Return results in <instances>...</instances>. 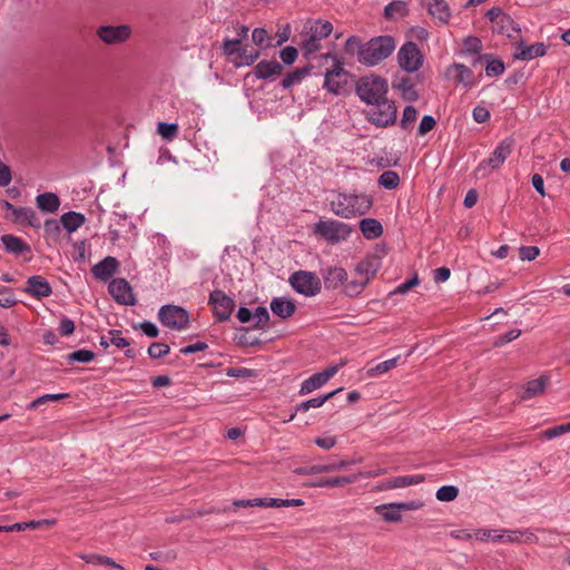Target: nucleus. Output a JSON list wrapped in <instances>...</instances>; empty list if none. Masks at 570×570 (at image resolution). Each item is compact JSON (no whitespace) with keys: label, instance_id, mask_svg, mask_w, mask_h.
<instances>
[{"label":"nucleus","instance_id":"nucleus-1","mask_svg":"<svg viewBox=\"0 0 570 570\" xmlns=\"http://www.w3.org/2000/svg\"><path fill=\"white\" fill-rule=\"evenodd\" d=\"M353 46L358 47V61L364 66L373 67L392 55L395 41L391 36H380L362 45L357 37L352 36L346 40V49L351 50Z\"/></svg>","mask_w":570,"mask_h":570},{"label":"nucleus","instance_id":"nucleus-2","mask_svg":"<svg viewBox=\"0 0 570 570\" xmlns=\"http://www.w3.org/2000/svg\"><path fill=\"white\" fill-rule=\"evenodd\" d=\"M372 204V198L366 194L336 193L330 206L336 216L351 219L365 215Z\"/></svg>","mask_w":570,"mask_h":570},{"label":"nucleus","instance_id":"nucleus-3","mask_svg":"<svg viewBox=\"0 0 570 570\" xmlns=\"http://www.w3.org/2000/svg\"><path fill=\"white\" fill-rule=\"evenodd\" d=\"M352 75L345 70L344 62L334 58V63L326 69L323 88L335 96H346L351 91Z\"/></svg>","mask_w":570,"mask_h":570},{"label":"nucleus","instance_id":"nucleus-4","mask_svg":"<svg viewBox=\"0 0 570 570\" xmlns=\"http://www.w3.org/2000/svg\"><path fill=\"white\" fill-rule=\"evenodd\" d=\"M387 80L376 75L364 76L356 82V94L366 105L387 98Z\"/></svg>","mask_w":570,"mask_h":570},{"label":"nucleus","instance_id":"nucleus-5","mask_svg":"<svg viewBox=\"0 0 570 570\" xmlns=\"http://www.w3.org/2000/svg\"><path fill=\"white\" fill-rule=\"evenodd\" d=\"M371 105L373 107L365 112L368 122L377 128H387L396 122L397 109L394 101L385 98Z\"/></svg>","mask_w":570,"mask_h":570},{"label":"nucleus","instance_id":"nucleus-6","mask_svg":"<svg viewBox=\"0 0 570 570\" xmlns=\"http://www.w3.org/2000/svg\"><path fill=\"white\" fill-rule=\"evenodd\" d=\"M514 147V139L508 137L500 141L494 150L491 153L489 158L483 159L476 167V173L481 176L489 174V170L499 169L507 158L511 155Z\"/></svg>","mask_w":570,"mask_h":570},{"label":"nucleus","instance_id":"nucleus-7","mask_svg":"<svg viewBox=\"0 0 570 570\" xmlns=\"http://www.w3.org/2000/svg\"><path fill=\"white\" fill-rule=\"evenodd\" d=\"M314 232L328 243L336 244L350 237L352 227L340 220H320L315 224Z\"/></svg>","mask_w":570,"mask_h":570},{"label":"nucleus","instance_id":"nucleus-8","mask_svg":"<svg viewBox=\"0 0 570 570\" xmlns=\"http://www.w3.org/2000/svg\"><path fill=\"white\" fill-rule=\"evenodd\" d=\"M289 284L296 293L306 297H313L322 289L321 279L315 273L307 271L294 272L289 277Z\"/></svg>","mask_w":570,"mask_h":570},{"label":"nucleus","instance_id":"nucleus-9","mask_svg":"<svg viewBox=\"0 0 570 570\" xmlns=\"http://www.w3.org/2000/svg\"><path fill=\"white\" fill-rule=\"evenodd\" d=\"M158 318L164 326L176 331H184L189 324L188 312L173 304L161 306L158 311Z\"/></svg>","mask_w":570,"mask_h":570},{"label":"nucleus","instance_id":"nucleus-10","mask_svg":"<svg viewBox=\"0 0 570 570\" xmlns=\"http://www.w3.org/2000/svg\"><path fill=\"white\" fill-rule=\"evenodd\" d=\"M332 31L333 26L330 21L317 20L302 42V49L305 51V55L318 51L321 49V41L327 38Z\"/></svg>","mask_w":570,"mask_h":570},{"label":"nucleus","instance_id":"nucleus-11","mask_svg":"<svg viewBox=\"0 0 570 570\" xmlns=\"http://www.w3.org/2000/svg\"><path fill=\"white\" fill-rule=\"evenodd\" d=\"M397 61L401 69L407 72H415L423 65V56L415 42L407 41L400 48Z\"/></svg>","mask_w":570,"mask_h":570},{"label":"nucleus","instance_id":"nucleus-12","mask_svg":"<svg viewBox=\"0 0 570 570\" xmlns=\"http://www.w3.org/2000/svg\"><path fill=\"white\" fill-rule=\"evenodd\" d=\"M208 304L212 306L214 316L218 322L227 321L235 307V301L220 289L210 292Z\"/></svg>","mask_w":570,"mask_h":570},{"label":"nucleus","instance_id":"nucleus-13","mask_svg":"<svg viewBox=\"0 0 570 570\" xmlns=\"http://www.w3.org/2000/svg\"><path fill=\"white\" fill-rule=\"evenodd\" d=\"M108 292L120 305L134 306L137 303L132 287L125 278H114L108 285Z\"/></svg>","mask_w":570,"mask_h":570},{"label":"nucleus","instance_id":"nucleus-14","mask_svg":"<svg viewBox=\"0 0 570 570\" xmlns=\"http://www.w3.org/2000/svg\"><path fill=\"white\" fill-rule=\"evenodd\" d=\"M2 205L6 209L11 212L12 220L16 224L36 228L40 227V220L38 219L36 212L32 208L16 207L8 200H3Z\"/></svg>","mask_w":570,"mask_h":570},{"label":"nucleus","instance_id":"nucleus-15","mask_svg":"<svg viewBox=\"0 0 570 570\" xmlns=\"http://www.w3.org/2000/svg\"><path fill=\"white\" fill-rule=\"evenodd\" d=\"M119 267L120 263L116 257L107 256L92 266L91 273L95 278L107 282L118 273Z\"/></svg>","mask_w":570,"mask_h":570},{"label":"nucleus","instance_id":"nucleus-16","mask_svg":"<svg viewBox=\"0 0 570 570\" xmlns=\"http://www.w3.org/2000/svg\"><path fill=\"white\" fill-rule=\"evenodd\" d=\"M428 13L442 24L449 23L452 12L445 0H422Z\"/></svg>","mask_w":570,"mask_h":570},{"label":"nucleus","instance_id":"nucleus-17","mask_svg":"<svg viewBox=\"0 0 570 570\" xmlns=\"http://www.w3.org/2000/svg\"><path fill=\"white\" fill-rule=\"evenodd\" d=\"M98 36L106 43H119L129 38L130 29L127 26H102L98 30Z\"/></svg>","mask_w":570,"mask_h":570},{"label":"nucleus","instance_id":"nucleus-18","mask_svg":"<svg viewBox=\"0 0 570 570\" xmlns=\"http://www.w3.org/2000/svg\"><path fill=\"white\" fill-rule=\"evenodd\" d=\"M448 75H453L456 82L461 83L466 89H471L478 83L473 71L463 63H452L448 68Z\"/></svg>","mask_w":570,"mask_h":570},{"label":"nucleus","instance_id":"nucleus-19","mask_svg":"<svg viewBox=\"0 0 570 570\" xmlns=\"http://www.w3.org/2000/svg\"><path fill=\"white\" fill-rule=\"evenodd\" d=\"M424 481V476L421 474L415 475H399L381 482L376 489L380 491L406 488L410 485L419 484Z\"/></svg>","mask_w":570,"mask_h":570},{"label":"nucleus","instance_id":"nucleus-20","mask_svg":"<svg viewBox=\"0 0 570 570\" xmlns=\"http://www.w3.org/2000/svg\"><path fill=\"white\" fill-rule=\"evenodd\" d=\"M26 292L32 297L40 299L50 296L52 288L45 277L35 275L28 278Z\"/></svg>","mask_w":570,"mask_h":570},{"label":"nucleus","instance_id":"nucleus-21","mask_svg":"<svg viewBox=\"0 0 570 570\" xmlns=\"http://www.w3.org/2000/svg\"><path fill=\"white\" fill-rule=\"evenodd\" d=\"M547 53V46L543 42H535L532 45L519 43L515 52V58L521 61H529L534 58L542 57Z\"/></svg>","mask_w":570,"mask_h":570},{"label":"nucleus","instance_id":"nucleus-22","mask_svg":"<svg viewBox=\"0 0 570 570\" xmlns=\"http://www.w3.org/2000/svg\"><path fill=\"white\" fill-rule=\"evenodd\" d=\"M323 279L327 289H336L347 282V272L343 267H328L324 271Z\"/></svg>","mask_w":570,"mask_h":570},{"label":"nucleus","instance_id":"nucleus-23","mask_svg":"<svg viewBox=\"0 0 570 570\" xmlns=\"http://www.w3.org/2000/svg\"><path fill=\"white\" fill-rule=\"evenodd\" d=\"M269 307L273 314L281 318H288L296 311L294 301L287 297H274L271 301Z\"/></svg>","mask_w":570,"mask_h":570},{"label":"nucleus","instance_id":"nucleus-24","mask_svg":"<svg viewBox=\"0 0 570 570\" xmlns=\"http://www.w3.org/2000/svg\"><path fill=\"white\" fill-rule=\"evenodd\" d=\"M1 242L6 248V250L10 254H14L17 256H23L24 254H30V246L22 240L20 237H17L11 234L2 235Z\"/></svg>","mask_w":570,"mask_h":570},{"label":"nucleus","instance_id":"nucleus-25","mask_svg":"<svg viewBox=\"0 0 570 570\" xmlns=\"http://www.w3.org/2000/svg\"><path fill=\"white\" fill-rule=\"evenodd\" d=\"M342 389H337L335 391H332L330 393L309 399L307 401H303L299 404L296 405L295 412L289 416L287 421H292L297 412L305 413L309 409H317L325 404L330 399H332L337 392H340Z\"/></svg>","mask_w":570,"mask_h":570},{"label":"nucleus","instance_id":"nucleus-26","mask_svg":"<svg viewBox=\"0 0 570 570\" xmlns=\"http://www.w3.org/2000/svg\"><path fill=\"white\" fill-rule=\"evenodd\" d=\"M53 524H56V519L32 520L29 522L13 523L11 525H0V532H13L27 529L48 528Z\"/></svg>","mask_w":570,"mask_h":570},{"label":"nucleus","instance_id":"nucleus-27","mask_svg":"<svg viewBox=\"0 0 570 570\" xmlns=\"http://www.w3.org/2000/svg\"><path fill=\"white\" fill-rule=\"evenodd\" d=\"M375 512L385 522H400L402 520V510L399 502L380 504L375 507Z\"/></svg>","mask_w":570,"mask_h":570},{"label":"nucleus","instance_id":"nucleus-28","mask_svg":"<svg viewBox=\"0 0 570 570\" xmlns=\"http://www.w3.org/2000/svg\"><path fill=\"white\" fill-rule=\"evenodd\" d=\"M487 60L485 75L488 77H498L505 70L504 62L500 59H493L491 55L478 56L473 59V65Z\"/></svg>","mask_w":570,"mask_h":570},{"label":"nucleus","instance_id":"nucleus-29","mask_svg":"<svg viewBox=\"0 0 570 570\" xmlns=\"http://www.w3.org/2000/svg\"><path fill=\"white\" fill-rule=\"evenodd\" d=\"M282 65L275 60H263L255 66V76L259 79H267L282 72Z\"/></svg>","mask_w":570,"mask_h":570},{"label":"nucleus","instance_id":"nucleus-30","mask_svg":"<svg viewBox=\"0 0 570 570\" xmlns=\"http://www.w3.org/2000/svg\"><path fill=\"white\" fill-rule=\"evenodd\" d=\"M360 229L367 239H376L383 234V226L375 218H363L360 222Z\"/></svg>","mask_w":570,"mask_h":570},{"label":"nucleus","instance_id":"nucleus-31","mask_svg":"<svg viewBox=\"0 0 570 570\" xmlns=\"http://www.w3.org/2000/svg\"><path fill=\"white\" fill-rule=\"evenodd\" d=\"M38 208L45 213H55L60 206V199L55 193L39 194L36 198Z\"/></svg>","mask_w":570,"mask_h":570},{"label":"nucleus","instance_id":"nucleus-32","mask_svg":"<svg viewBox=\"0 0 570 570\" xmlns=\"http://www.w3.org/2000/svg\"><path fill=\"white\" fill-rule=\"evenodd\" d=\"M357 480V475H346V476H335V478H324L311 483L312 487L316 488H334V487H343L346 484L354 483Z\"/></svg>","mask_w":570,"mask_h":570},{"label":"nucleus","instance_id":"nucleus-33","mask_svg":"<svg viewBox=\"0 0 570 570\" xmlns=\"http://www.w3.org/2000/svg\"><path fill=\"white\" fill-rule=\"evenodd\" d=\"M355 463V461H345V460H338L333 461L324 464H313L308 466V471L306 473H328V472H335L343 470L347 468L348 465Z\"/></svg>","mask_w":570,"mask_h":570},{"label":"nucleus","instance_id":"nucleus-34","mask_svg":"<svg viewBox=\"0 0 570 570\" xmlns=\"http://www.w3.org/2000/svg\"><path fill=\"white\" fill-rule=\"evenodd\" d=\"M548 382L549 379L546 376H540L535 380L527 382L522 399L527 400L542 394L547 387Z\"/></svg>","mask_w":570,"mask_h":570},{"label":"nucleus","instance_id":"nucleus-35","mask_svg":"<svg viewBox=\"0 0 570 570\" xmlns=\"http://www.w3.org/2000/svg\"><path fill=\"white\" fill-rule=\"evenodd\" d=\"M394 87L401 91L402 98L404 100L414 102L419 99V94L415 89V85L410 78H401L397 81V83L394 85Z\"/></svg>","mask_w":570,"mask_h":570},{"label":"nucleus","instance_id":"nucleus-36","mask_svg":"<svg viewBox=\"0 0 570 570\" xmlns=\"http://www.w3.org/2000/svg\"><path fill=\"white\" fill-rule=\"evenodd\" d=\"M492 31L498 35L507 36L512 38L513 33L518 31L513 19L509 14H504L495 23L492 24Z\"/></svg>","mask_w":570,"mask_h":570},{"label":"nucleus","instance_id":"nucleus-37","mask_svg":"<svg viewBox=\"0 0 570 570\" xmlns=\"http://www.w3.org/2000/svg\"><path fill=\"white\" fill-rule=\"evenodd\" d=\"M85 216L76 212L65 213L60 218L62 227L69 233L76 232L85 223Z\"/></svg>","mask_w":570,"mask_h":570},{"label":"nucleus","instance_id":"nucleus-38","mask_svg":"<svg viewBox=\"0 0 570 570\" xmlns=\"http://www.w3.org/2000/svg\"><path fill=\"white\" fill-rule=\"evenodd\" d=\"M309 72H311V68L309 67L297 68L294 71L288 72V73L285 75V77L281 81V86L284 89H288V88L293 87L294 85H297V83L302 82V80L307 75H309Z\"/></svg>","mask_w":570,"mask_h":570},{"label":"nucleus","instance_id":"nucleus-39","mask_svg":"<svg viewBox=\"0 0 570 570\" xmlns=\"http://www.w3.org/2000/svg\"><path fill=\"white\" fill-rule=\"evenodd\" d=\"M325 384L326 383L323 382V377H321L318 373H315L302 382L298 394L307 395Z\"/></svg>","mask_w":570,"mask_h":570},{"label":"nucleus","instance_id":"nucleus-40","mask_svg":"<svg viewBox=\"0 0 570 570\" xmlns=\"http://www.w3.org/2000/svg\"><path fill=\"white\" fill-rule=\"evenodd\" d=\"M269 313L265 306H257L253 312V324L254 330H265L268 327Z\"/></svg>","mask_w":570,"mask_h":570},{"label":"nucleus","instance_id":"nucleus-41","mask_svg":"<svg viewBox=\"0 0 570 570\" xmlns=\"http://www.w3.org/2000/svg\"><path fill=\"white\" fill-rule=\"evenodd\" d=\"M399 358H400V356H396V357L386 360L384 362H381L373 367L367 368V372H366L367 376L376 377V376H380V375L391 371L392 368L396 367Z\"/></svg>","mask_w":570,"mask_h":570},{"label":"nucleus","instance_id":"nucleus-42","mask_svg":"<svg viewBox=\"0 0 570 570\" xmlns=\"http://www.w3.org/2000/svg\"><path fill=\"white\" fill-rule=\"evenodd\" d=\"M482 41L480 38L474 36H468L462 41V55H475L481 56Z\"/></svg>","mask_w":570,"mask_h":570},{"label":"nucleus","instance_id":"nucleus-43","mask_svg":"<svg viewBox=\"0 0 570 570\" xmlns=\"http://www.w3.org/2000/svg\"><path fill=\"white\" fill-rule=\"evenodd\" d=\"M504 539L503 542L517 543V542H530L534 538L533 533L520 530H503Z\"/></svg>","mask_w":570,"mask_h":570},{"label":"nucleus","instance_id":"nucleus-44","mask_svg":"<svg viewBox=\"0 0 570 570\" xmlns=\"http://www.w3.org/2000/svg\"><path fill=\"white\" fill-rule=\"evenodd\" d=\"M258 57H259L258 50L248 51V50L242 48L238 56L235 57L234 63L237 67L250 66L257 60Z\"/></svg>","mask_w":570,"mask_h":570},{"label":"nucleus","instance_id":"nucleus-45","mask_svg":"<svg viewBox=\"0 0 570 570\" xmlns=\"http://www.w3.org/2000/svg\"><path fill=\"white\" fill-rule=\"evenodd\" d=\"M400 184V177L397 173L393 170H385L379 177V185L386 189H394Z\"/></svg>","mask_w":570,"mask_h":570},{"label":"nucleus","instance_id":"nucleus-46","mask_svg":"<svg viewBox=\"0 0 570 570\" xmlns=\"http://www.w3.org/2000/svg\"><path fill=\"white\" fill-rule=\"evenodd\" d=\"M459 495V489L454 485H443L436 491V499L441 502H451Z\"/></svg>","mask_w":570,"mask_h":570},{"label":"nucleus","instance_id":"nucleus-47","mask_svg":"<svg viewBox=\"0 0 570 570\" xmlns=\"http://www.w3.org/2000/svg\"><path fill=\"white\" fill-rule=\"evenodd\" d=\"M157 132L165 139V140H173L177 134H178V126L177 124H167V122H158L157 126Z\"/></svg>","mask_w":570,"mask_h":570},{"label":"nucleus","instance_id":"nucleus-48","mask_svg":"<svg viewBox=\"0 0 570 570\" xmlns=\"http://www.w3.org/2000/svg\"><path fill=\"white\" fill-rule=\"evenodd\" d=\"M368 283V277H364L361 281H351L345 283L344 292L347 296H357Z\"/></svg>","mask_w":570,"mask_h":570},{"label":"nucleus","instance_id":"nucleus-49","mask_svg":"<svg viewBox=\"0 0 570 570\" xmlns=\"http://www.w3.org/2000/svg\"><path fill=\"white\" fill-rule=\"evenodd\" d=\"M95 353L89 350H78L67 355V361L69 363L79 362V363H90L95 358Z\"/></svg>","mask_w":570,"mask_h":570},{"label":"nucleus","instance_id":"nucleus-50","mask_svg":"<svg viewBox=\"0 0 570 570\" xmlns=\"http://www.w3.org/2000/svg\"><path fill=\"white\" fill-rule=\"evenodd\" d=\"M236 508H268V498L242 499L234 501Z\"/></svg>","mask_w":570,"mask_h":570},{"label":"nucleus","instance_id":"nucleus-51","mask_svg":"<svg viewBox=\"0 0 570 570\" xmlns=\"http://www.w3.org/2000/svg\"><path fill=\"white\" fill-rule=\"evenodd\" d=\"M416 116H417L416 109L413 106H406L403 109L400 126L403 129L407 130L411 127V125L415 121Z\"/></svg>","mask_w":570,"mask_h":570},{"label":"nucleus","instance_id":"nucleus-52","mask_svg":"<svg viewBox=\"0 0 570 570\" xmlns=\"http://www.w3.org/2000/svg\"><path fill=\"white\" fill-rule=\"evenodd\" d=\"M169 345L166 343L155 342L148 347V355L151 358H160L169 353Z\"/></svg>","mask_w":570,"mask_h":570},{"label":"nucleus","instance_id":"nucleus-53","mask_svg":"<svg viewBox=\"0 0 570 570\" xmlns=\"http://www.w3.org/2000/svg\"><path fill=\"white\" fill-rule=\"evenodd\" d=\"M520 335H521V331L518 328H513L504 334L497 336L493 345L497 347L503 346V345L517 340Z\"/></svg>","mask_w":570,"mask_h":570},{"label":"nucleus","instance_id":"nucleus-54","mask_svg":"<svg viewBox=\"0 0 570 570\" xmlns=\"http://www.w3.org/2000/svg\"><path fill=\"white\" fill-rule=\"evenodd\" d=\"M67 394H63V393H58V394H45V395H41L39 397H37L36 400H33L29 405H28V409L29 410H33V409H37L38 406L47 403V402H50V401H59L63 397H66Z\"/></svg>","mask_w":570,"mask_h":570},{"label":"nucleus","instance_id":"nucleus-55","mask_svg":"<svg viewBox=\"0 0 570 570\" xmlns=\"http://www.w3.org/2000/svg\"><path fill=\"white\" fill-rule=\"evenodd\" d=\"M302 504H303V501L301 499L268 498V508L299 507Z\"/></svg>","mask_w":570,"mask_h":570},{"label":"nucleus","instance_id":"nucleus-56","mask_svg":"<svg viewBox=\"0 0 570 570\" xmlns=\"http://www.w3.org/2000/svg\"><path fill=\"white\" fill-rule=\"evenodd\" d=\"M17 303L14 293L10 288L0 289V306L9 308Z\"/></svg>","mask_w":570,"mask_h":570},{"label":"nucleus","instance_id":"nucleus-57","mask_svg":"<svg viewBox=\"0 0 570 570\" xmlns=\"http://www.w3.org/2000/svg\"><path fill=\"white\" fill-rule=\"evenodd\" d=\"M540 254V249L537 246H521L519 248V257L521 261L531 262L535 259Z\"/></svg>","mask_w":570,"mask_h":570},{"label":"nucleus","instance_id":"nucleus-58","mask_svg":"<svg viewBox=\"0 0 570 570\" xmlns=\"http://www.w3.org/2000/svg\"><path fill=\"white\" fill-rule=\"evenodd\" d=\"M240 39H226L223 42L224 53L227 56H238L240 51Z\"/></svg>","mask_w":570,"mask_h":570},{"label":"nucleus","instance_id":"nucleus-59","mask_svg":"<svg viewBox=\"0 0 570 570\" xmlns=\"http://www.w3.org/2000/svg\"><path fill=\"white\" fill-rule=\"evenodd\" d=\"M472 118L478 124H484L490 119V111L487 107L478 105L472 110Z\"/></svg>","mask_w":570,"mask_h":570},{"label":"nucleus","instance_id":"nucleus-60","mask_svg":"<svg viewBox=\"0 0 570 570\" xmlns=\"http://www.w3.org/2000/svg\"><path fill=\"white\" fill-rule=\"evenodd\" d=\"M110 343L118 348H125L129 346V341L121 335L119 330L109 331Z\"/></svg>","mask_w":570,"mask_h":570},{"label":"nucleus","instance_id":"nucleus-61","mask_svg":"<svg viewBox=\"0 0 570 570\" xmlns=\"http://www.w3.org/2000/svg\"><path fill=\"white\" fill-rule=\"evenodd\" d=\"M435 125H436V121H435L434 117L430 116V115H425L421 119V122H420V126L417 129V134L420 136H424L429 131H431L435 127Z\"/></svg>","mask_w":570,"mask_h":570},{"label":"nucleus","instance_id":"nucleus-62","mask_svg":"<svg viewBox=\"0 0 570 570\" xmlns=\"http://www.w3.org/2000/svg\"><path fill=\"white\" fill-rule=\"evenodd\" d=\"M419 283H420V279H419L417 275H414L410 279H407V281L403 282L402 284H400L391 294L404 295L410 289H412L413 287L417 286Z\"/></svg>","mask_w":570,"mask_h":570},{"label":"nucleus","instance_id":"nucleus-63","mask_svg":"<svg viewBox=\"0 0 570 570\" xmlns=\"http://www.w3.org/2000/svg\"><path fill=\"white\" fill-rule=\"evenodd\" d=\"M279 57L285 65H292L297 58V50L295 47L287 46L281 50Z\"/></svg>","mask_w":570,"mask_h":570},{"label":"nucleus","instance_id":"nucleus-64","mask_svg":"<svg viewBox=\"0 0 570 570\" xmlns=\"http://www.w3.org/2000/svg\"><path fill=\"white\" fill-rule=\"evenodd\" d=\"M252 39L259 47L267 46L269 40L267 31L263 28L254 29L252 32Z\"/></svg>","mask_w":570,"mask_h":570}]
</instances>
